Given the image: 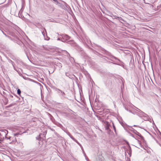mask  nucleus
Wrapping results in <instances>:
<instances>
[{"mask_svg": "<svg viewBox=\"0 0 161 161\" xmlns=\"http://www.w3.org/2000/svg\"><path fill=\"white\" fill-rule=\"evenodd\" d=\"M55 90L62 98L63 99L65 97L66 95L64 92L57 88H56Z\"/></svg>", "mask_w": 161, "mask_h": 161, "instance_id": "nucleus-1", "label": "nucleus"}, {"mask_svg": "<svg viewBox=\"0 0 161 161\" xmlns=\"http://www.w3.org/2000/svg\"><path fill=\"white\" fill-rule=\"evenodd\" d=\"M60 35L62 37L61 41L64 42H65L66 40H69L70 38L69 36L65 34H62Z\"/></svg>", "mask_w": 161, "mask_h": 161, "instance_id": "nucleus-2", "label": "nucleus"}, {"mask_svg": "<svg viewBox=\"0 0 161 161\" xmlns=\"http://www.w3.org/2000/svg\"><path fill=\"white\" fill-rule=\"evenodd\" d=\"M132 131L133 132L136 134V135L138 136H140L142 140L144 142L145 141L144 139V137L141 135L140 133L139 132H137L136 130H135L134 129L132 128Z\"/></svg>", "mask_w": 161, "mask_h": 161, "instance_id": "nucleus-3", "label": "nucleus"}, {"mask_svg": "<svg viewBox=\"0 0 161 161\" xmlns=\"http://www.w3.org/2000/svg\"><path fill=\"white\" fill-rule=\"evenodd\" d=\"M137 109H138V111L139 112V113H137V115H138L139 116L142 117L145 116V115L146 114L143 112L141 111L140 109L138 108H136Z\"/></svg>", "mask_w": 161, "mask_h": 161, "instance_id": "nucleus-4", "label": "nucleus"}, {"mask_svg": "<svg viewBox=\"0 0 161 161\" xmlns=\"http://www.w3.org/2000/svg\"><path fill=\"white\" fill-rule=\"evenodd\" d=\"M47 134V132H43L42 133H41L39 135L40 138L45 137V136Z\"/></svg>", "mask_w": 161, "mask_h": 161, "instance_id": "nucleus-5", "label": "nucleus"}, {"mask_svg": "<svg viewBox=\"0 0 161 161\" xmlns=\"http://www.w3.org/2000/svg\"><path fill=\"white\" fill-rule=\"evenodd\" d=\"M110 124H109V123L108 121H106L105 122V129L106 130H109V126Z\"/></svg>", "mask_w": 161, "mask_h": 161, "instance_id": "nucleus-6", "label": "nucleus"}, {"mask_svg": "<svg viewBox=\"0 0 161 161\" xmlns=\"http://www.w3.org/2000/svg\"><path fill=\"white\" fill-rule=\"evenodd\" d=\"M73 141L75 142L76 143H77L79 145H80V143L77 141V140H76L73 136L71 137H70Z\"/></svg>", "mask_w": 161, "mask_h": 161, "instance_id": "nucleus-7", "label": "nucleus"}, {"mask_svg": "<svg viewBox=\"0 0 161 161\" xmlns=\"http://www.w3.org/2000/svg\"><path fill=\"white\" fill-rule=\"evenodd\" d=\"M112 15H110V16L113 19H117L118 17L115 15H113L112 14H111Z\"/></svg>", "mask_w": 161, "mask_h": 161, "instance_id": "nucleus-8", "label": "nucleus"}, {"mask_svg": "<svg viewBox=\"0 0 161 161\" xmlns=\"http://www.w3.org/2000/svg\"><path fill=\"white\" fill-rule=\"evenodd\" d=\"M117 19L121 22V21H123L124 22L125 21V20H124V19H123L121 17H118V18Z\"/></svg>", "mask_w": 161, "mask_h": 161, "instance_id": "nucleus-9", "label": "nucleus"}, {"mask_svg": "<svg viewBox=\"0 0 161 161\" xmlns=\"http://www.w3.org/2000/svg\"><path fill=\"white\" fill-rule=\"evenodd\" d=\"M21 92L20 89H18L17 90V94L19 95H20V93H21Z\"/></svg>", "mask_w": 161, "mask_h": 161, "instance_id": "nucleus-10", "label": "nucleus"}, {"mask_svg": "<svg viewBox=\"0 0 161 161\" xmlns=\"http://www.w3.org/2000/svg\"><path fill=\"white\" fill-rule=\"evenodd\" d=\"M56 3V4H60V3H59L57 0H53Z\"/></svg>", "mask_w": 161, "mask_h": 161, "instance_id": "nucleus-11", "label": "nucleus"}, {"mask_svg": "<svg viewBox=\"0 0 161 161\" xmlns=\"http://www.w3.org/2000/svg\"><path fill=\"white\" fill-rule=\"evenodd\" d=\"M138 143H139V145H140V147H143V146H142V145L141 144V142L140 141H138Z\"/></svg>", "mask_w": 161, "mask_h": 161, "instance_id": "nucleus-12", "label": "nucleus"}, {"mask_svg": "<svg viewBox=\"0 0 161 161\" xmlns=\"http://www.w3.org/2000/svg\"><path fill=\"white\" fill-rule=\"evenodd\" d=\"M113 128L114 130L115 133H116V128L115 126V125H114V124L113 123Z\"/></svg>", "mask_w": 161, "mask_h": 161, "instance_id": "nucleus-13", "label": "nucleus"}, {"mask_svg": "<svg viewBox=\"0 0 161 161\" xmlns=\"http://www.w3.org/2000/svg\"><path fill=\"white\" fill-rule=\"evenodd\" d=\"M0 30L2 32V33H3V34L6 37H9V36H8L7 35H6V34L4 32L2 31V30L0 29Z\"/></svg>", "mask_w": 161, "mask_h": 161, "instance_id": "nucleus-14", "label": "nucleus"}, {"mask_svg": "<svg viewBox=\"0 0 161 161\" xmlns=\"http://www.w3.org/2000/svg\"><path fill=\"white\" fill-rule=\"evenodd\" d=\"M67 134L70 137L72 136L71 135L70 133L69 132H68L67 133Z\"/></svg>", "mask_w": 161, "mask_h": 161, "instance_id": "nucleus-15", "label": "nucleus"}, {"mask_svg": "<svg viewBox=\"0 0 161 161\" xmlns=\"http://www.w3.org/2000/svg\"><path fill=\"white\" fill-rule=\"evenodd\" d=\"M127 144H128L129 145V152H130V151L131 150V147H130V146L129 144V143L128 142H127Z\"/></svg>", "mask_w": 161, "mask_h": 161, "instance_id": "nucleus-16", "label": "nucleus"}, {"mask_svg": "<svg viewBox=\"0 0 161 161\" xmlns=\"http://www.w3.org/2000/svg\"><path fill=\"white\" fill-rule=\"evenodd\" d=\"M80 145H79V146H80V147H81V149L83 151V147L82 146V145H81V144H80Z\"/></svg>", "mask_w": 161, "mask_h": 161, "instance_id": "nucleus-17", "label": "nucleus"}, {"mask_svg": "<svg viewBox=\"0 0 161 161\" xmlns=\"http://www.w3.org/2000/svg\"><path fill=\"white\" fill-rule=\"evenodd\" d=\"M7 134H6V133H5V138L7 139H10V137H7L6 136L7 134Z\"/></svg>", "mask_w": 161, "mask_h": 161, "instance_id": "nucleus-18", "label": "nucleus"}, {"mask_svg": "<svg viewBox=\"0 0 161 161\" xmlns=\"http://www.w3.org/2000/svg\"><path fill=\"white\" fill-rule=\"evenodd\" d=\"M125 109L127 110V111H128L129 112H130V113H132L131 111L130 110H128V108H126L125 107Z\"/></svg>", "mask_w": 161, "mask_h": 161, "instance_id": "nucleus-19", "label": "nucleus"}, {"mask_svg": "<svg viewBox=\"0 0 161 161\" xmlns=\"http://www.w3.org/2000/svg\"><path fill=\"white\" fill-rule=\"evenodd\" d=\"M42 34H43V35L44 36H45V32H44V31H42Z\"/></svg>", "mask_w": 161, "mask_h": 161, "instance_id": "nucleus-20", "label": "nucleus"}, {"mask_svg": "<svg viewBox=\"0 0 161 161\" xmlns=\"http://www.w3.org/2000/svg\"><path fill=\"white\" fill-rule=\"evenodd\" d=\"M65 75L68 77H69V74L68 73H65Z\"/></svg>", "mask_w": 161, "mask_h": 161, "instance_id": "nucleus-21", "label": "nucleus"}, {"mask_svg": "<svg viewBox=\"0 0 161 161\" xmlns=\"http://www.w3.org/2000/svg\"><path fill=\"white\" fill-rule=\"evenodd\" d=\"M9 97H11V98H13V96L11 95H9Z\"/></svg>", "mask_w": 161, "mask_h": 161, "instance_id": "nucleus-22", "label": "nucleus"}, {"mask_svg": "<svg viewBox=\"0 0 161 161\" xmlns=\"http://www.w3.org/2000/svg\"><path fill=\"white\" fill-rule=\"evenodd\" d=\"M109 14H110V15H109L110 16V15H112L111 14H112L110 12Z\"/></svg>", "mask_w": 161, "mask_h": 161, "instance_id": "nucleus-23", "label": "nucleus"}, {"mask_svg": "<svg viewBox=\"0 0 161 161\" xmlns=\"http://www.w3.org/2000/svg\"><path fill=\"white\" fill-rule=\"evenodd\" d=\"M133 126H134V127H136V126H137L136 125H134Z\"/></svg>", "mask_w": 161, "mask_h": 161, "instance_id": "nucleus-24", "label": "nucleus"}, {"mask_svg": "<svg viewBox=\"0 0 161 161\" xmlns=\"http://www.w3.org/2000/svg\"><path fill=\"white\" fill-rule=\"evenodd\" d=\"M57 40H60V39L59 38H58V39H57Z\"/></svg>", "mask_w": 161, "mask_h": 161, "instance_id": "nucleus-25", "label": "nucleus"}, {"mask_svg": "<svg viewBox=\"0 0 161 161\" xmlns=\"http://www.w3.org/2000/svg\"><path fill=\"white\" fill-rule=\"evenodd\" d=\"M159 145L161 147V144L160 143H158Z\"/></svg>", "mask_w": 161, "mask_h": 161, "instance_id": "nucleus-26", "label": "nucleus"}, {"mask_svg": "<svg viewBox=\"0 0 161 161\" xmlns=\"http://www.w3.org/2000/svg\"><path fill=\"white\" fill-rule=\"evenodd\" d=\"M44 31H45V32L46 33V30H45V29H44Z\"/></svg>", "mask_w": 161, "mask_h": 161, "instance_id": "nucleus-27", "label": "nucleus"}, {"mask_svg": "<svg viewBox=\"0 0 161 161\" xmlns=\"http://www.w3.org/2000/svg\"><path fill=\"white\" fill-rule=\"evenodd\" d=\"M36 139H37L39 140V138H38H38H37V137H36Z\"/></svg>", "mask_w": 161, "mask_h": 161, "instance_id": "nucleus-28", "label": "nucleus"}, {"mask_svg": "<svg viewBox=\"0 0 161 161\" xmlns=\"http://www.w3.org/2000/svg\"><path fill=\"white\" fill-rule=\"evenodd\" d=\"M1 140H0V143H1Z\"/></svg>", "mask_w": 161, "mask_h": 161, "instance_id": "nucleus-29", "label": "nucleus"}]
</instances>
